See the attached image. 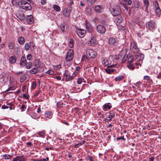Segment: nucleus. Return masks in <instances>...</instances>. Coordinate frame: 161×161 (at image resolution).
Instances as JSON below:
<instances>
[{"instance_id":"obj_1","label":"nucleus","mask_w":161,"mask_h":161,"mask_svg":"<svg viewBox=\"0 0 161 161\" xmlns=\"http://www.w3.org/2000/svg\"><path fill=\"white\" fill-rule=\"evenodd\" d=\"M19 5L23 9L30 10L32 9L31 5L27 1L21 0L19 1Z\"/></svg>"},{"instance_id":"obj_2","label":"nucleus","mask_w":161,"mask_h":161,"mask_svg":"<svg viewBox=\"0 0 161 161\" xmlns=\"http://www.w3.org/2000/svg\"><path fill=\"white\" fill-rule=\"evenodd\" d=\"M113 61L111 58H107L103 60L102 61V64L103 65L107 67H113L116 65L113 63Z\"/></svg>"},{"instance_id":"obj_3","label":"nucleus","mask_w":161,"mask_h":161,"mask_svg":"<svg viewBox=\"0 0 161 161\" xmlns=\"http://www.w3.org/2000/svg\"><path fill=\"white\" fill-rule=\"evenodd\" d=\"M86 52V55L89 58L92 59L95 58L97 56L96 53L92 49H87Z\"/></svg>"},{"instance_id":"obj_4","label":"nucleus","mask_w":161,"mask_h":161,"mask_svg":"<svg viewBox=\"0 0 161 161\" xmlns=\"http://www.w3.org/2000/svg\"><path fill=\"white\" fill-rule=\"evenodd\" d=\"M121 12V9L120 7L116 6L112 8L111 13L114 16L119 14Z\"/></svg>"},{"instance_id":"obj_5","label":"nucleus","mask_w":161,"mask_h":161,"mask_svg":"<svg viewBox=\"0 0 161 161\" xmlns=\"http://www.w3.org/2000/svg\"><path fill=\"white\" fill-rule=\"evenodd\" d=\"M74 51L72 49H69L68 53L65 58L66 60L67 61H69L72 60L73 58Z\"/></svg>"},{"instance_id":"obj_6","label":"nucleus","mask_w":161,"mask_h":161,"mask_svg":"<svg viewBox=\"0 0 161 161\" xmlns=\"http://www.w3.org/2000/svg\"><path fill=\"white\" fill-rule=\"evenodd\" d=\"M130 50L132 52L135 54H136L139 51V49L136 46L135 43L134 42L131 43Z\"/></svg>"},{"instance_id":"obj_7","label":"nucleus","mask_w":161,"mask_h":161,"mask_svg":"<svg viewBox=\"0 0 161 161\" xmlns=\"http://www.w3.org/2000/svg\"><path fill=\"white\" fill-rule=\"evenodd\" d=\"M96 29L97 31L101 34L104 33L106 31L105 27L102 25H97Z\"/></svg>"},{"instance_id":"obj_8","label":"nucleus","mask_w":161,"mask_h":161,"mask_svg":"<svg viewBox=\"0 0 161 161\" xmlns=\"http://www.w3.org/2000/svg\"><path fill=\"white\" fill-rule=\"evenodd\" d=\"M155 26V23L153 21H149L146 24L147 28L151 30L154 29Z\"/></svg>"},{"instance_id":"obj_9","label":"nucleus","mask_w":161,"mask_h":161,"mask_svg":"<svg viewBox=\"0 0 161 161\" xmlns=\"http://www.w3.org/2000/svg\"><path fill=\"white\" fill-rule=\"evenodd\" d=\"M155 6V11L157 15H160L161 13V10L159 8L158 3L157 1H154L153 3Z\"/></svg>"},{"instance_id":"obj_10","label":"nucleus","mask_w":161,"mask_h":161,"mask_svg":"<svg viewBox=\"0 0 161 161\" xmlns=\"http://www.w3.org/2000/svg\"><path fill=\"white\" fill-rule=\"evenodd\" d=\"M97 43V42L96 40V38L95 37L93 36L91 39L87 42L86 43V44L89 46H94Z\"/></svg>"},{"instance_id":"obj_11","label":"nucleus","mask_w":161,"mask_h":161,"mask_svg":"<svg viewBox=\"0 0 161 161\" xmlns=\"http://www.w3.org/2000/svg\"><path fill=\"white\" fill-rule=\"evenodd\" d=\"M34 65L36 68H38L39 69L41 70V71H42L43 70V68L41 66V63L40 61L38 59L36 60L34 62Z\"/></svg>"},{"instance_id":"obj_12","label":"nucleus","mask_w":161,"mask_h":161,"mask_svg":"<svg viewBox=\"0 0 161 161\" xmlns=\"http://www.w3.org/2000/svg\"><path fill=\"white\" fill-rule=\"evenodd\" d=\"M77 33L80 37H83L85 35L86 31L84 30L79 29L78 30Z\"/></svg>"},{"instance_id":"obj_13","label":"nucleus","mask_w":161,"mask_h":161,"mask_svg":"<svg viewBox=\"0 0 161 161\" xmlns=\"http://www.w3.org/2000/svg\"><path fill=\"white\" fill-rule=\"evenodd\" d=\"M111 108L112 105L110 103H105L103 106V108L105 111L110 109Z\"/></svg>"},{"instance_id":"obj_14","label":"nucleus","mask_w":161,"mask_h":161,"mask_svg":"<svg viewBox=\"0 0 161 161\" xmlns=\"http://www.w3.org/2000/svg\"><path fill=\"white\" fill-rule=\"evenodd\" d=\"M94 10L97 13H101L103 11L102 6L99 5L95 6L94 8Z\"/></svg>"},{"instance_id":"obj_15","label":"nucleus","mask_w":161,"mask_h":161,"mask_svg":"<svg viewBox=\"0 0 161 161\" xmlns=\"http://www.w3.org/2000/svg\"><path fill=\"white\" fill-rule=\"evenodd\" d=\"M26 60L25 57L24 56H22L21 58L20 63H19L20 64L21 66H24L26 64Z\"/></svg>"},{"instance_id":"obj_16","label":"nucleus","mask_w":161,"mask_h":161,"mask_svg":"<svg viewBox=\"0 0 161 161\" xmlns=\"http://www.w3.org/2000/svg\"><path fill=\"white\" fill-rule=\"evenodd\" d=\"M26 20L27 23L29 24H32L33 22V17L31 15H28L26 17Z\"/></svg>"},{"instance_id":"obj_17","label":"nucleus","mask_w":161,"mask_h":161,"mask_svg":"<svg viewBox=\"0 0 161 161\" xmlns=\"http://www.w3.org/2000/svg\"><path fill=\"white\" fill-rule=\"evenodd\" d=\"M115 114L113 111H110L108 117L107 118V121H110L114 117Z\"/></svg>"},{"instance_id":"obj_18","label":"nucleus","mask_w":161,"mask_h":161,"mask_svg":"<svg viewBox=\"0 0 161 161\" xmlns=\"http://www.w3.org/2000/svg\"><path fill=\"white\" fill-rule=\"evenodd\" d=\"M60 27L63 32H65L67 31V25L64 23L61 24L60 25Z\"/></svg>"},{"instance_id":"obj_19","label":"nucleus","mask_w":161,"mask_h":161,"mask_svg":"<svg viewBox=\"0 0 161 161\" xmlns=\"http://www.w3.org/2000/svg\"><path fill=\"white\" fill-rule=\"evenodd\" d=\"M17 17L20 20H22L25 19V15L22 12L19 13L17 15Z\"/></svg>"},{"instance_id":"obj_20","label":"nucleus","mask_w":161,"mask_h":161,"mask_svg":"<svg viewBox=\"0 0 161 161\" xmlns=\"http://www.w3.org/2000/svg\"><path fill=\"white\" fill-rule=\"evenodd\" d=\"M136 58L137 61H142L144 58V55L142 54H140L136 56Z\"/></svg>"},{"instance_id":"obj_21","label":"nucleus","mask_w":161,"mask_h":161,"mask_svg":"<svg viewBox=\"0 0 161 161\" xmlns=\"http://www.w3.org/2000/svg\"><path fill=\"white\" fill-rule=\"evenodd\" d=\"M85 25L86 26V29L88 31L90 32L92 30V28L91 24L88 22L86 21Z\"/></svg>"},{"instance_id":"obj_22","label":"nucleus","mask_w":161,"mask_h":161,"mask_svg":"<svg viewBox=\"0 0 161 161\" xmlns=\"http://www.w3.org/2000/svg\"><path fill=\"white\" fill-rule=\"evenodd\" d=\"M39 71H41V70L39 69L38 68H35L32 69L30 71V72L31 74H35L37 72H39Z\"/></svg>"},{"instance_id":"obj_23","label":"nucleus","mask_w":161,"mask_h":161,"mask_svg":"<svg viewBox=\"0 0 161 161\" xmlns=\"http://www.w3.org/2000/svg\"><path fill=\"white\" fill-rule=\"evenodd\" d=\"M116 16L115 20L118 23H121L123 20L122 17L119 14Z\"/></svg>"},{"instance_id":"obj_24","label":"nucleus","mask_w":161,"mask_h":161,"mask_svg":"<svg viewBox=\"0 0 161 161\" xmlns=\"http://www.w3.org/2000/svg\"><path fill=\"white\" fill-rule=\"evenodd\" d=\"M26 159L23 158L17 157L13 159V161H25Z\"/></svg>"},{"instance_id":"obj_25","label":"nucleus","mask_w":161,"mask_h":161,"mask_svg":"<svg viewBox=\"0 0 161 161\" xmlns=\"http://www.w3.org/2000/svg\"><path fill=\"white\" fill-rule=\"evenodd\" d=\"M25 38L23 37L20 36L18 38V42L20 44H23L25 42Z\"/></svg>"},{"instance_id":"obj_26","label":"nucleus","mask_w":161,"mask_h":161,"mask_svg":"<svg viewBox=\"0 0 161 161\" xmlns=\"http://www.w3.org/2000/svg\"><path fill=\"white\" fill-rule=\"evenodd\" d=\"M1 156L3 159H8L12 157V156L6 154L3 155H2Z\"/></svg>"},{"instance_id":"obj_27","label":"nucleus","mask_w":161,"mask_h":161,"mask_svg":"<svg viewBox=\"0 0 161 161\" xmlns=\"http://www.w3.org/2000/svg\"><path fill=\"white\" fill-rule=\"evenodd\" d=\"M63 13L64 16H68L70 13L69 9L68 8H65L63 11Z\"/></svg>"},{"instance_id":"obj_28","label":"nucleus","mask_w":161,"mask_h":161,"mask_svg":"<svg viewBox=\"0 0 161 161\" xmlns=\"http://www.w3.org/2000/svg\"><path fill=\"white\" fill-rule=\"evenodd\" d=\"M9 60L11 64H14L15 63L16 60L15 57L14 56L10 57Z\"/></svg>"},{"instance_id":"obj_29","label":"nucleus","mask_w":161,"mask_h":161,"mask_svg":"<svg viewBox=\"0 0 161 161\" xmlns=\"http://www.w3.org/2000/svg\"><path fill=\"white\" fill-rule=\"evenodd\" d=\"M116 42L115 38L111 37L109 39L108 43L110 44H114Z\"/></svg>"},{"instance_id":"obj_30","label":"nucleus","mask_w":161,"mask_h":161,"mask_svg":"<svg viewBox=\"0 0 161 161\" xmlns=\"http://www.w3.org/2000/svg\"><path fill=\"white\" fill-rule=\"evenodd\" d=\"M64 78L66 80V81H67L71 78V76L69 74L65 73L64 75Z\"/></svg>"},{"instance_id":"obj_31","label":"nucleus","mask_w":161,"mask_h":161,"mask_svg":"<svg viewBox=\"0 0 161 161\" xmlns=\"http://www.w3.org/2000/svg\"><path fill=\"white\" fill-rule=\"evenodd\" d=\"M53 9L57 12H59L61 10L60 7L57 5H53Z\"/></svg>"},{"instance_id":"obj_32","label":"nucleus","mask_w":161,"mask_h":161,"mask_svg":"<svg viewBox=\"0 0 161 161\" xmlns=\"http://www.w3.org/2000/svg\"><path fill=\"white\" fill-rule=\"evenodd\" d=\"M26 68L27 69H30L32 66V63L31 62H29L28 63H26L25 65Z\"/></svg>"},{"instance_id":"obj_33","label":"nucleus","mask_w":161,"mask_h":161,"mask_svg":"<svg viewBox=\"0 0 161 161\" xmlns=\"http://www.w3.org/2000/svg\"><path fill=\"white\" fill-rule=\"evenodd\" d=\"M143 3L145 6L146 7V10H147L149 5V2L148 0H144Z\"/></svg>"},{"instance_id":"obj_34","label":"nucleus","mask_w":161,"mask_h":161,"mask_svg":"<svg viewBox=\"0 0 161 161\" xmlns=\"http://www.w3.org/2000/svg\"><path fill=\"white\" fill-rule=\"evenodd\" d=\"M134 60V57L132 56H130L127 59V61L129 64H131Z\"/></svg>"},{"instance_id":"obj_35","label":"nucleus","mask_w":161,"mask_h":161,"mask_svg":"<svg viewBox=\"0 0 161 161\" xmlns=\"http://www.w3.org/2000/svg\"><path fill=\"white\" fill-rule=\"evenodd\" d=\"M124 76L123 75H119L115 78V80L116 81H120L123 79Z\"/></svg>"},{"instance_id":"obj_36","label":"nucleus","mask_w":161,"mask_h":161,"mask_svg":"<svg viewBox=\"0 0 161 161\" xmlns=\"http://www.w3.org/2000/svg\"><path fill=\"white\" fill-rule=\"evenodd\" d=\"M8 46L10 49L12 50L14 48V43L13 42H9L8 44Z\"/></svg>"},{"instance_id":"obj_37","label":"nucleus","mask_w":161,"mask_h":161,"mask_svg":"<svg viewBox=\"0 0 161 161\" xmlns=\"http://www.w3.org/2000/svg\"><path fill=\"white\" fill-rule=\"evenodd\" d=\"M45 117L49 118L52 115V112L50 111L47 112L45 113Z\"/></svg>"},{"instance_id":"obj_38","label":"nucleus","mask_w":161,"mask_h":161,"mask_svg":"<svg viewBox=\"0 0 161 161\" xmlns=\"http://www.w3.org/2000/svg\"><path fill=\"white\" fill-rule=\"evenodd\" d=\"M86 14L88 15H90L92 13L91 9L90 8H86Z\"/></svg>"},{"instance_id":"obj_39","label":"nucleus","mask_w":161,"mask_h":161,"mask_svg":"<svg viewBox=\"0 0 161 161\" xmlns=\"http://www.w3.org/2000/svg\"><path fill=\"white\" fill-rule=\"evenodd\" d=\"M70 48H73L74 47L73 45V41L72 39H71L68 44Z\"/></svg>"},{"instance_id":"obj_40","label":"nucleus","mask_w":161,"mask_h":161,"mask_svg":"<svg viewBox=\"0 0 161 161\" xmlns=\"http://www.w3.org/2000/svg\"><path fill=\"white\" fill-rule=\"evenodd\" d=\"M36 82L35 81H33L32 82L31 86V89H35L36 88Z\"/></svg>"},{"instance_id":"obj_41","label":"nucleus","mask_w":161,"mask_h":161,"mask_svg":"<svg viewBox=\"0 0 161 161\" xmlns=\"http://www.w3.org/2000/svg\"><path fill=\"white\" fill-rule=\"evenodd\" d=\"M106 72L108 74H110L114 71V69H105Z\"/></svg>"},{"instance_id":"obj_42","label":"nucleus","mask_w":161,"mask_h":161,"mask_svg":"<svg viewBox=\"0 0 161 161\" xmlns=\"http://www.w3.org/2000/svg\"><path fill=\"white\" fill-rule=\"evenodd\" d=\"M82 59L83 60L85 59V61L86 62H89V58H88L87 57L86 55L83 56L82 57Z\"/></svg>"},{"instance_id":"obj_43","label":"nucleus","mask_w":161,"mask_h":161,"mask_svg":"<svg viewBox=\"0 0 161 161\" xmlns=\"http://www.w3.org/2000/svg\"><path fill=\"white\" fill-rule=\"evenodd\" d=\"M80 69V67H79V66H77V67H76V70H75V72L74 73V74L75 73V75H78V74L79 73V70Z\"/></svg>"},{"instance_id":"obj_44","label":"nucleus","mask_w":161,"mask_h":161,"mask_svg":"<svg viewBox=\"0 0 161 161\" xmlns=\"http://www.w3.org/2000/svg\"><path fill=\"white\" fill-rule=\"evenodd\" d=\"M90 58H89V62H86L87 63L89 66L90 67L93 66V62L92 61L90 60Z\"/></svg>"},{"instance_id":"obj_45","label":"nucleus","mask_w":161,"mask_h":161,"mask_svg":"<svg viewBox=\"0 0 161 161\" xmlns=\"http://www.w3.org/2000/svg\"><path fill=\"white\" fill-rule=\"evenodd\" d=\"M129 69L131 70H133L135 69V67L133 64H129L128 66Z\"/></svg>"},{"instance_id":"obj_46","label":"nucleus","mask_w":161,"mask_h":161,"mask_svg":"<svg viewBox=\"0 0 161 161\" xmlns=\"http://www.w3.org/2000/svg\"><path fill=\"white\" fill-rule=\"evenodd\" d=\"M54 72V71L52 70H49L47 71L46 73L47 74H48L49 75H52L53 74Z\"/></svg>"},{"instance_id":"obj_47","label":"nucleus","mask_w":161,"mask_h":161,"mask_svg":"<svg viewBox=\"0 0 161 161\" xmlns=\"http://www.w3.org/2000/svg\"><path fill=\"white\" fill-rule=\"evenodd\" d=\"M128 57V56H126V55H124L123 57L122 60V63H124L126 60L127 59V58Z\"/></svg>"},{"instance_id":"obj_48","label":"nucleus","mask_w":161,"mask_h":161,"mask_svg":"<svg viewBox=\"0 0 161 161\" xmlns=\"http://www.w3.org/2000/svg\"><path fill=\"white\" fill-rule=\"evenodd\" d=\"M40 136L43 137L45 135V132L44 131H41L38 132Z\"/></svg>"},{"instance_id":"obj_49","label":"nucleus","mask_w":161,"mask_h":161,"mask_svg":"<svg viewBox=\"0 0 161 161\" xmlns=\"http://www.w3.org/2000/svg\"><path fill=\"white\" fill-rule=\"evenodd\" d=\"M25 48L26 50H29L30 48L29 44L28 43H26L25 45Z\"/></svg>"},{"instance_id":"obj_50","label":"nucleus","mask_w":161,"mask_h":161,"mask_svg":"<svg viewBox=\"0 0 161 161\" xmlns=\"http://www.w3.org/2000/svg\"><path fill=\"white\" fill-rule=\"evenodd\" d=\"M124 2L128 5H130L132 3V1L131 0H125Z\"/></svg>"},{"instance_id":"obj_51","label":"nucleus","mask_w":161,"mask_h":161,"mask_svg":"<svg viewBox=\"0 0 161 161\" xmlns=\"http://www.w3.org/2000/svg\"><path fill=\"white\" fill-rule=\"evenodd\" d=\"M26 57L27 60H31L32 59V56L31 54H28L27 55Z\"/></svg>"},{"instance_id":"obj_52","label":"nucleus","mask_w":161,"mask_h":161,"mask_svg":"<svg viewBox=\"0 0 161 161\" xmlns=\"http://www.w3.org/2000/svg\"><path fill=\"white\" fill-rule=\"evenodd\" d=\"M11 3L13 6L16 5L17 4V2L16 0H12Z\"/></svg>"},{"instance_id":"obj_53","label":"nucleus","mask_w":161,"mask_h":161,"mask_svg":"<svg viewBox=\"0 0 161 161\" xmlns=\"http://www.w3.org/2000/svg\"><path fill=\"white\" fill-rule=\"evenodd\" d=\"M26 108L25 107V105L24 104H23L22 105L20 108V109L21 110V111L22 112L24 111Z\"/></svg>"},{"instance_id":"obj_54","label":"nucleus","mask_w":161,"mask_h":161,"mask_svg":"<svg viewBox=\"0 0 161 161\" xmlns=\"http://www.w3.org/2000/svg\"><path fill=\"white\" fill-rule=\"evenodd\" d=\"M61 67V65L60 64L58 65L55 66L54 67V69L56 70L59 69H60Z\"/></svg>"},{"instance_id":"obj_55","label":"nucleus","mask_w":161,"mask_h":161,"mask_svg":"<svg viewBox=\"0 0 161 161\" xmlns=\"http://www.w3.org/2000/svg\"><path fill=\"white\" fill-rule=\"evenodd\" d=\"M20 80V82H23L26 80V78L24 76H21Z\"/></svg>"},{"instance_id":"obj_56","label":"nucleus","mask_w":161,"mask_h":161,"mask_svg":"<svg viewBox=\"0 0 161 161\" xmlns=\"http://www.w3.org/2000/svg\"><path fill=\"white\" fill-rule=\"evenodd\" d=\"M82 81V79L80 78H79L77 79V83L79 84H81Z\"/></svg>"},{"instance_id":"obj_57","label":"nucleus","mask_w":161,"mask_h":161,"mask_svg":"<svg viewBox=\"0 0 161 161\" xmlns=\"http://www.w3.org/2000/svg\"><path fill=\"white\" fill-rule=\"evenodd\" d=\"M92 21L95 24L97 23L98 22V18H95L92 20Z\"/></svg>"},{"instance_id":"obj_58","label":"nucleus","mask_w":161,"mask_h":161,"mask_svg":"<svg viewBox=\"0 0 161 161\" xmlns=\"http://www.w3.org/2000/svg\"><path fill=\"white\" fill-rule=\"evenodd\" d=\"M23 97L24 98L26 99H27L29 97V96L28 95L26 94H23Z\"/></svg>"},{"instance_id":"obj_59","label":"nucleus","mask_w":161,"mask_h":161,"mask_svg":"<svg viewBox=\"0 0 161 161\" xmlns=\"http://www.w3.org/2000/svg\"><path fill=\"white\" fill-rule=\"evenodd\" d=\"M117 139L118 140H122L124 141L125 140V138H124V137L123 136L118 137L117 138Z\"/></svg>"},{"instance_id":"obj_60","label":"nucleus","mask_w":161,"mask_h":161,"mask_svg":"<svg viewBox=\"0 0 161 161\" xmlns=\"http://www.w3.org/2000/svg\"><path fill=\"white\" fill-rule=\"evenodd\" d=\"M41 3L42 5H44L46 3V0H41Z\"/></svg>"},{"instance_id":"obj_61","label":"nucleus","mask_w":161,"mask_h":161,"mask_svg":"<svg viewBox=\"0 0 161 161\" xmlns=\"http://www.w3.org/2000/svg\"><path fill=\"white\" fill-rule=\"evenodd\" d=\"M26 144L27 146L29 147H31L32 146V143L30 142H28L26 143Z\"/></svg>"},{"instance_id":"obj_62","label":"nucleus","mask_w":161,"mask_h":161,"mask_svg":"<svg viewBox=\"0 0 161 161\" xmlns=\"http://www.w3.org/2000/svg\"><path fill=\"white\" fill-rule=\"evenodd\" d=\"M144 79L146 80H150V77L147 75H145L144 77Z\"/></svg>"},{"instance_id":"obj_63","label":"nucleus","mask_w":161,"mask_h":161,"mask_svg":"<svg viewBox=\"0 0 161 161\" xmlns=\"http://www.w3.org/2000/svg\"><path fill=\"white\" fill-rule=\"evenodd\" d=\"M40 92V91H39L36 92V93L34 94V96L35 97H37L39 94V93Z\"/></svg>"},{"instance_id":"obj_64","label":"nucleus","mask_w":161,"mask_h":161,"mask_svg":"<svg viewBox=\"0 0 161 161\" xmlns=\"http://www.w3.org/2000/svg\"><path fill=\"white\" fill-rule=\"evenodd\" d=\"M42 161H48L49 160V158L47 157L46 158H42Z\"/></svg>"}]
</instances>
